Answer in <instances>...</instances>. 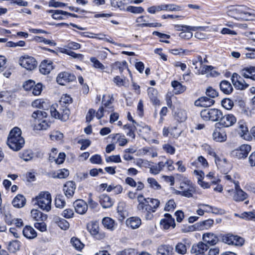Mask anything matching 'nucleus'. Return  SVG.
I'll return each instance as SVG.
<instances>
[{"instance_id": "bb28decb", "label": "nucleus", "mask_w": 255, "mask_h": 255, "mask_svg": "<svg viewBox=\"0 0 255 255\" xmlns=\"http://www.w3.org/2000/svg\"><path fill=\"white\" fill-rule=\"evenodd\" d=\"M203 240L210 245H214L218 242V237L213 233H206L203 234Z\"/></svg>"}, {"instance_id": "58836bf2", "label": "nucleus", "mask_w": 255, "mask_h": 255, "mask_svg": "<svg viewBox=\"0 0 255 255\" xmlns=\"http://www.w3.org/2000/svg\"><path fill=\"white\" fill-rule=\"evenodd\" d=\"M70 242L72 246L78 251H81L84 247V245L80 240L75 237L72 238Z\"/></svg>"}, {"instance_id": "4468645a", "label": "nucleus", "mask_w": 255, "mask_h": 255, "mask_svg": "<svg viewBox=\"0 0 255 255\" xmlns=\"http://www.w3.org/2000/svg\"><path fill=\"white\" fill-rule=\"evenodd\" d=\"M237 122L236 118L232 114H227L224 116L222 115L219 124L225 128L232 126Z\"/></svg>"}, {"instance_id": "680f3d73", "label": "nucleus", "mask_w": 255, "mask_h": 255, "mask_svg": "<svg viewBox=\"0 0 255 255\" xmlns=\"http://www.w3.org/2000/svg\"><path fill=\"white\" fill-rule=\"evenodd\" d=\"M175 250L180 254H184L186 252L187 249L184 244L179 243L176 246Z\"/></svg>"}, {"instance_id": "09e8293b", "label": "nucleus", "mask_w": 255, "mask_h": 255, "mask_svg": "<svg viewBox=\"0 0 255 255\" xmlns=\"http://www.w3.org/2000/svg\"><path fill=\"white\" fill-rule=\"evenodd\" d=\"M55 206L57 208H62L65 205V201L61 195H58L56 197L55 200Z\"/></svg>"}, {"instance_id": "7c9ffc66", "label": "nucleus", "mask_w": 255, "mask_h": 255, "mask_svg": "<svg viewBox=\"0 0 255 255\" xmlns=\"http://www.w3.org/2000/svg\"><path fill=\"white\" fill-rule=\"evenodd\" d=\"M221 90L226 94H230L233 91V88L231 83L226 80L222 81L220 85Z\"/></svg>"}, {"instance_id": "6e6d98bb", "label": "nucleus", "mask_w": 255, "mask_h": 255, "mask_svg": "<svg viewBox=\"0 0 255 255\" xmlns=\"http://www.w3.org/2000/svg\"><path fill=\"white\" fill-rule=\"evenodd\" d=\"M63 53L66 54L67 55H69L75 59H78L81 60H82L84 57L83 55L81 54H77L73 51H69L67 49H65L63 51Z\"/></svg>"}, {"instance_id": "69168bd1", "label": "nucleus", "mask_w": 255, "mask_h": 255, "mask_svg": "<svg viewBox=\"0 0 255 255\" xmlns=\"http://www.w3.org/2000/svg\"><path fill=\"white\" fill-rule=\"evenodd\" d=\"M106 161L107 162H114L116 163H119L121 162V159L119 155H116L107 157L106 158Z\"/></svg>"}, {"instance_id": "5701e85b", "label": "nucleus", "mask_w": 255, "mask_h": 255, "mask_svg": "<svg viewBox=\"0 0 255 255\" xmlns=\"http://www.w3.org/2000/svg\"><path fill=\"white\" fill-rule=\"evenodd\" d=\"M193 173L196 177L199 185L204 189L210 187V185L208 182H206L203 181L204 177V173L202 171L195 170L193 171Z\"/></svg>"}, {"instance_id": "338daca9", "label": "nucleus", "mask_w": 255, "mask_h": 255, "mask_svg": "<svg viewBox=\"0 0 255 255\" xmlns=\"http://www.w3.org/2000/svg\"><path fill=\"white\" fill-rule=\"evenodd\" d=\"M34 227L39 230L40 231L43 232H45L47 230V226L46 224L44 222H37L34 224Z\"/></svg>"}, {"instance_id": "0e129e2a", "label": "nucleus", "mask_w": 255, "mask_h": 255, "mask_svg": "<svg viewBox=\"0 0 255 255\" xmlns=\"http://www.w3.org/2000/svg\"><path fill=\"white\" fill-rule=\"evenodd\" d=\"M42 84L40 83H38L36 85H34L32 88V94L34 95L38 96L40 94L42 90Z\"/></svg>"}, {"instance_id": "1a4fd4ad", "label": "nucleus", "mask_w": 255, "mask_h": 255, "mask_svg": "<svg viewBox=\"0 0 255 255\" xmlns=\"http://www.w3.org/2000/svg\"><path fill=\"white\" fill-rule=\"evenodd\" d=\"M223 242L230 245H235L236 246H242L244 243L243 238L235 236L231 234H228L222 237Z\"/></svg>"}, {"instance_id": "c03bdc74", "label": "nucleus", "mask_w": 255, "mask_h": 255, "mask_svg": "<svg viewBox=\"0 0 255 255\" xmlns=\"http://www.w3.org/2000/svg\"><path fill=\"white\" fill-rule=\"evenodd\" d=\"M50 122L43 119L42 121L39 122L37 126H36V128L38 130H45L47 129V128L50 126Z\"/></svg>"}, {"instance_id": "864d4df0", "label": "nucleus", "mask_w": 255, "mask_h": 255, "mask_svg": "<svg viewBox=\"0 0 255 255\" xmlns=\"http://www.w3.org/2000/svg\"><path fill=\"white\" fill-rule=\"evenodd\" d=\"M176 204L173 199L169 200L165 204L164 210L166 211H173L176 208Z\"/></svg>"}, {"instance_id": "8fccbe9b", "label": "nucleus", "mask_w": 255, "mask_h": 255, "mask_svg": "<svg viewBox=\"0 0 255 255\" xmlns=\"http://www.w3.org/2000/svg\"><path fill=\"white\" fill-rule=\"evenodd\" d=\"M147 182L150 187L155 190H159L161 188L157 181L153 178H148Z\"/></svg>"}, {"instance_id": "4be33fe9", "label": "nucleus", "mask_w": 255, "mask_h": 255, "mask_svg": "<svg viewBox=\"0 0 255 255\" xmlns=\"http://www.w3.org/2000/svg\"><path fill=\"white\" fill-rule=\"evenodd\" d=\"M241 76L255 81V66L247 67L240 71Z\"/></svg>"}, {"instance_id": "f8f14e48", "label": "nucleus", "mask_w": 255, "mask_h": 255, "mask_svg": "<svg viewBox=\"0 0 255 255\" xmlns=\"http://www.w3.org/2000/svg\"><path fill=\"white\" fill-rule=\"evenodd\" d=\"M235 191L233 196V200L236 202H241L248 197V194L245 192L240 187L239 182H234Z\"/></svg>"}, {"instance_id": "3c124183", "label": "nucleus", "mask_w": 255, "mask_h": 255, "mask_svg": "<svg viewBox=\"0 0 255 255\" xmlns=\"http://www.w3.org/2000/svg\"><path fill=\"white\" fill-rule=\"evenodd\" d=\"M222 106L227 110H231L234 106V102L230 99H224L222 101Z\"/></svg>"}, {"instance_id": "6ab92c4d", "label": "nucleus", "mask_w": 255, "mask_h": 255, "mask_svg": "<svg viewBox=\"0 0 255 255\" xmlns=\"http://www.w3.org/2000/svg\"><path fill=\"white\" fill-rule=\"evenodd\" d=\"M165 218L160 221L161 226L165 230L168 229L170 227L174 228L175 223L174 218H172L170 214L166 213L164 215Z\"/></svg>"}, {"instance_id": "2eb2a0df", "label": "nucleus", "mask_w": 255, "mask_h": 255, "mask_svg": "<svg viewBox=\"0 0 255 255\" xmlns=\"http://www.w3.org/2000/svg\"><path fill=\"white\" fill-rule=\"evenodd\" d=\"M75 79V77L74 75L63 72L58 74L56 80L59 84L65 85L67 83L74 81Z\"/></svg>"}, {"instance_id": "9d476101", "label": "nucleus", "mask_w": 255, "mask_h": 255, "mask_svg": "<svg viewBox=\"0 0 255 255\" xmlns=\"http://www.w3.org/2000/svg\"><path fill=\"white\" fill-rule=\"evenodd\" d=\"M87 229L90 234L97 240H102L105 237L104 233L100 232L98 223L96 222L88 224Z\"/></svg>"}, {"instance_id": "ea45409f", "label": "nucleus", "mask_w": 255, "mask_h": 255, "mask_svg": "<svg viewBox=\"0 0 255 255\" xmlns=\"http://www.w3.org/2000/svg\"><path fill=\"white\" fill-rule=\"evenodd\" d=\"M72 99L67 94L63 95L59 101V105L68 108L69 104L72 103Z\"/></svg>"}, {"instance_id": "c9c22d12", "label": "nucleus", "mask_w": 255, "mask_h": 255, "mask_svg": "<svg viewBox=\"0 0 255 255\" xmlns=\"http://www.w3.org/2000/svg\"><path fill=\"white\" fill-rule=\"evenodd\" d=\"M172 251V247L168 245L161 246L158 249V253L162 255H171Z\"/></svg>"}, {"instance_id": "7ed1b4c3", "label": "nucleus", "mask_w": 255, "mask_h": 255, "mask_svg": "<svg viewBox=\"0 0 255 255\" xmlns=\"http://www.w3.org/2000/svg\"><path fill=\"white\" fill-rule=\"evenodd\" d=\"M37 205L43 211L48 212L51 207V196L48 192H42L35 198Z\"/></svg>"}, {"instance_id": "37998d69", "label": "nucleus", "mask_w": 255, "mask_h": 255, "mask_svg": "<svg viewBox=\"0 0 255 255\" xmlns=\"http://www.w3.org/2000/svg\"><path fill=\"white\" fill-rule=\"evenodd\" d=\"M239 132L241 136H243L248 132V128L243 121L238 122Z\"/></svg>"}, {"instance_id": "5fc2aeb1", "label": "nucleus", "mask_w": 255, "mask_h": 255, "mask_svg": "<svg viewBox=\"0 0 255 255\" xmlns=\"http://www.w3.org/2000/svg\"><path fill=\"white\" fill-rule=\"evenodd\" d=\"M46 103L42 99H37L32 102V105L33 107L42 108L45 109Z\"/></svg>"}, {"instance_id": "f3484780", "label": "nucleus", "mask_w": 255, "mask_h": 255, "mask_svg": "<svg viewBox=\"0 0 255 255\" xmlns=\"http://www.w3.org/2000/svg\"><path fill=\"white\" fill-rule=\"evenodd\" d=\"M73 206L75 211L79 214H84L87 211L88 205L86 202L83 200L78 199L73 203Z\"/></svg>"}, {"instance_id": "a211bd4d", "label": "nucleus", "mask_w": 255, "mask_h": 255, "mask_svg": "<svg viewBox=\"0 0 255 255\" xmlns=\"http://www.w3.org/2000/svg\"><path fill=\"white\" fill-rule=\"evenodd\" d=\"M208 249V247L206 244L199 242L198 244L193 246L191 252L194 255H206L205 253Z\"/></svg>"}, {"instance_id": "4c0bfd02", "label": "nucleus", "mask_w": 255, "mask_h": 255, "mask_svg": "<svg viewBox=\"0 0 255 255\" xmlns=\"http://www.w3.org/2000/svg\"><path fill=\"white\" fill-rule=\"evenodd\" d=\"M102 224L107 229L113 231L114 229L115 221L109 217H105L102 220Z\"/></svg>"}, {"instance_id": "a19ab883", "label": "nucleus", "mask_w": 255, "mask_h": 255, "mask_svg": "<svg viewBox=\"0 0 255 255\" xmlns=\"http://www.w3.org/2000/svg\"><path fill=\"white\" fill-rule=\"evenodd\" d=\"M113 138L117 139V142L120 146H124L127 142V139L125 137L124 135H122L119 133H117L113 135Z\"/></svg>"}, {"instance_id": "bf43d9fd", "label": "nucleus", "mask_w": 255, "mask_h": 255, "mask_svg": "<svg viewBox=\"0 0 255 255\" xmlns=\"http://www.w3.org/2000/svg\"><path fill=\"white\" fill-rule=\"evenodd\" d=\"M90 61L93 63V66L95 68L99 69L100 70H104L105 69L104 65L102 64L96 58L91 57Z\"/></svg>"}, {"instance_id": "9b49d317", "label": "nucleus", "mask_w": 255, "mask_h": 255, "mask_svg": "<svg viewBox=\"0 0 255 255\" xmlns=\"http://www.w3.org/2000/svg\"><path fill=\"white\" fill-rule=\"evenodd\" d=\"M251 150L249 144H243L239 148L232 151V155L239 159L246 158Z\"/></svg>"}, {"instance_id": "20e7f679", "label": "nucleus", "mask_w": 255, "mask_h": 255, "mask_svg": "<svg viewBox=\"0 0 255 255\" xmlns=\"http://www.w3.org/2000/svg\"><path fill=\"white\" fill-rule=\"evenodd\" d=\"M180 190H175L174 193L176 195L190 198L193 196V194L195 192V188L192 183L189 180L182 182L179 186Z\"/></svg>"}, {"instance_id": "473e14b6", "label": "nucleus", "mask_w": 255, "mask_h": 255, "mask_svg": "<svg viewBox=\"0 0 255 255\" xmlns=\"http://www.w3.org/2000/svg\"><path fill=\"white\" fill-rule=\"evenodd\" d=\"M50 13H52V17L57 20H60L63 19V16H67L68 12L62 10H50L48 11Z\"/></svg>"}, {"instance_id": "f03ea898", "label": "nucleus", "mask_w": 255, "mask_h": 255, "mask_svg": "<svg viewBox=\"0 0 255 255\" xmlns=\"http://www.w3.org/2000/svg\"><path fill=\"white\" fill-rule=\"evenodd\" d=\"M24 143V139L21 136V129L18 127H14L11 130L7 137L8 146L13 151H18L23 146Z\"/></svg>"}, {"instance_id": "a878e982", "label": "nucleus", "mask_w": 255, "mask_h": 255, "mask_svg": "<svg viewBox=\"0 0 255 255\" xmlns=\"http://www.w3.org/2000/svg\"><path fill=\"white\" fill-rule=\"evenodd\" d=\"M23 236L28 239H33L37 237V233L30 226H26L23 229Z\"/></svg>"}, {"instance_id": "f257e3e1", "label": "nucleus", "mask_w": 255, "mask_h": 255, "mask_svg": "<svg viewBox=\"0 0 255 255\" xmlns=\"http://www.w3.org/2000/svg\"><path fill=\"white\" fill-rule=\"evenodd\" d=\"M138 204L137 208L142 213L146 220H150L153 218V213L155 212L160 205V201L157 199L143 197L142 194L137 197Z\"/></svg>"}, {"instance_id": "603ef678", "label": "nucleus", "mask_w": 255, "mask_h": 255, "mask_svg": "<svg viewBox=\"0 0 255 255\" xmlns=\"http://www.w3.org/2000/svg\"><path fill=\"white\" fill-rule=\"evenodd\" d=\"M69 174V172L67 169H66L65 168L59 170L57 174L54 175L53 177L54 178H65L66 177H68Z\"/></svg>"}, {"instance_id": "0eeeda50", "label": "nucleus", "mask_w": 255, "mask_h": 255, "mask_svg": "<svg viewBox=\"0 0 255 255\" xmlns=\"http://www.w3.org/2000/svg\"><path fill=\"white\" fill-rule=\"evenodd\" d=\"M58 105H53L50 107L51 115L55 119H58L62 121H66L69 119L70 114L69 109H65L62 114L59 113Z\"/></svg>"}, {"instance_id": "79ce46f5", "label": "nucleus", "mask_w": 255, "mask_h": 255, "mask_svg": "<svg viewBox=\"0 0 255 255\" xmlns=\"http://www.w3.org/2000/svg\"><path fill=\"white\" fill-rule=\"evenodd\" d=\"M20 243L17 240L12 241L8 245V249L11 252L14 253L19 250Z\"/></svg>"}, {"instance_id": "4d7b16f0", "label": "nucleus", "mask_w": 255, "mask_h": 255, "mask_svg": "<svg viewBox=\"0 0 255 255\" xmlns=\"http://www.w3.org/2000/svg\"><path fill=\"white\" fill-rule=\"evenodd\" d=\"M106 97L105 95H104L103 97L102 100V104L104 106V109L105 111H108V112H112L113 111V107L111 106L112 102L111 100H108L107 102L105 101V98Z\"/></svg>"}, {"instance_id": "aec40b11", "label": "nucleus", "mask_w": 255, "mask_h": 255, "mask_svg": "<svg viewBox=\"0 0 255 255\" xmlns=\"http://www.w3.org/2000/svg\"><path fill=\"white\" fill-rule=\"evenodd\" d=\"M75 189L76 184L73 181L67 182L63 187L64 194L68 198L73 197Z\"/></svg>"}, {"instance_id": "c85d7f7f", "label": "nucleus", "mask_w": 255, "mask_h": 255, "mask_svg": "<svg viewBox=\"0 0 255 255\" xmlns=\"http://www.w3.org/2000/svg\"><path fill=\"white\" fill-rule=\"evenodd\" d=\"M157 91L153 88L150 87L148 89V95L151 101L154 105H159V100L157 98Z\"/></svg>"}, {"instance_id": "412c9836", "label": "nucleus", "mask_w": 255, "mask_h": 255, "mask_svg": "<svg viewBox=\"0 0 255 255\" xmlns=\"http://www.w3.org/2000/svg\"><path fill=\"white\" fill-rule=\"evenodd\" d=\"M53 68V62L50 60H45L40 64L39 71L41 74L46 75L49 74Z\"/></svg>"}, {"instance_id": "dca6fc26", "label": "nucleus", "mask_w": 255, "mask_h": 255, "mask_svg": "<svg viewBox=\"0 0 255 255\" xmlns=\"http://www.w3.org/2000/svg\"><path fill=\"white\" fill-rule=\"evenodd\" d=\"M212 138L216 142H224L227 140V134L223 129L217 128L212 133Z\"/></svg>"}, {"instance_id": "e2e57ef3", "label": "nucleus", "mask_w": 255, "mask_h": 255, "mask_svg": "<svg viewBox=\"0 0 255 255\" xmlns=\"http://www.w3.org/2000/svg\"><path fill=\"white\" fill-rule=\"evenodd\" d=\"M127 10L134 13H141L144 11V9L142 7H135L132 6H128L127 8Z\"/></svg>"}, {"instance_id": "393cba45", "label": "nucleus", "mask_w": 255, "mask_h": 255, "mask_svg": "<svg viewBox=\"0 0 255 255\" xmlns=\"http://www.w3.org/2000/svg\"><path fill=\"white\" fill-rule=\"evenodd\" d=\"M141 223L140 219L137 217H130L126 220V225L132 229L138 228L141 225Z\"/></svg>"}, {"instance_id": "2f4dec72", "label": "nucleus", "mask_w": 255, "mask_h": 255, "mask_svg": "<svg viewBox=\"0 0 255 255\" xmlns=\"http://www.w3.org/2000/svg\"><path fill=\"white\" fill-rule=\"evenodd\" d=\"M12 203L15 207L21 208L25 204V199L23 196L18 195L13 199Z\"/></svg>"}, {"instance_id": "774afa93", "label": "nucleus", "mask_w": 255, "mask_h": 255, "mask_svg": "<svg viewBox=\"0 0 255 255\" xmlns=\"http://www.w3.org/2000/svg\"><path fill=\"white\" fill-rule=\"evenodd\" d=\"M182 131L176 127L172 128L170 130V134L174 137H178L181 134Z\"/></svg>"}, {"instance_id": "b1692460", "label": "nucleus", "mask_w": 255, "mask_h": 255, "mask_svg": "<svg viewBox=\"0 0 255 255\" xmlns=\"http://www.w3.org/2000/svg\"><path fill=\"white\" fill-rule=\"evenodd\" d=\"M147 17L144 16H141L138 17L136 22L137 23H141L138 24V26L140 27H160L161 24L159 23H146L148 22V20L145 18Z\"/></svg>"}, {"instance_id": "c756f323", "label": "nucleus", "mask_w": 255, "mask_h": 255, "mask_svg": "<svg viewBox=\"0 0 255 255\" xmlns=\"http://www.w3.org/2000/svg\"><path fill=\"white\" fill-rule=\"evenodd\" d=\"M53 221L61 229L66 230L69 227V223L65 219H62L58 216H54Z\"/></svg>"}, {"instance_id": "f704fd0d", "label": "nucleus", "mask_w": 255, "mask_h": 255, "mask_svg": "<svg viewBox=\"0 0 255 255\" xmlns=\"http://www.w3.org/2000/svg\"><path fill=\"white\" fill-rule=\"evenodd\" d=\"M171 85L174 88V93L179 94L186 90V87L182 85L177 81H174L171 82Z\"/></svg>"}, {"instance_id": "6e6552de", "label": "nucleus", "mask_w": 255, "mask_h": 255, "mask_svg": "<svg viewBox=\"0 0 255 255\" xmlns=\"http://www.w3.org/2000/svg\"><path fill=\"white\" fill-rule=\"evenodd\" d=\"M19 63L20 66L28 70H32L36 68L37 63L33 57L24 56L20 57Z\"/></svg>"}, {"instance_id": "ddd939ff", "label": "nucleus", "mask_w": 255, "mask_h": 255, "mask_svg": "<svg viewBox=\"0 0 255 255\" xmlns=\"http://www.w3.org/2000/svg\"><path fill=\"white\" fill-rule=\"evenodd\" d=\"M232 81L235 87L239 90H244L249 86L242 77L236 73L232 76Z\"/></svg>"}, {"instance_id": "72a5a7b5", "label": "nucleus", "mask_w": 255, "mask_h": 255, "mask_svg": "<svg viewBox=\"0 0 255 255\" xmlns=\"http://www.w3.org/2000/svg\"><path fill=\"white\" fill-rule=\"evenodd\" d=\"M174 27L177 31H196L198 29H203L201 26H191L184 25H176Z\"/></svg>"}, {"instance_id": "39448f33", "label": "nucleus", "mask_w": 255, "mask_h": 255, "mask_svg": "<svg viewBox=\"0 0 255 255\" xmlns=\"http://www.w3.org/2000/svg\"><path fill=\"white\" fill-rule=\"evenodd\" d=\"M222 112L217 109H206L201 111L200 115L204 121L220 122L222 116Z\"/></svg>"}, {"instance_id": "a18cd8bd", "label": "nucleus", "mask_w": 255, "mask_h": 255, "mask_svg": "<svg viewBox=\"0 0 255 255\" xmlns=\"http://www.w3.org/2000/svg\"><path fill=\"white\" fill-rule=\"evenodd\" d=\"M175 118L179 122L185 121L187 118V114L185 111L179 110L176 114Z\"/></svg>"}, {"instance_id": "cd10ccee", "label": "nucleus", "mask_w": 255, "mask_h": 255, "mask_svg": "<svg viewBox=\"0 0 255 255\" xmlns=\"http://www.w3.org/2000/svg\"><path fill=\"white\" fill-rule=\"evenodd\" d=\"M101 204L104 208H108L111 207L113 205V201L108 195L103 194L100 197Z\"/></svg>"}, {"instance_id": "49530a36", "label": "nucleus", "mask_w": 255, "mask_h": 255, "mask_svg": "<svg viewBox=\"0 0 255 255\" xmlns=\"http://www.w3.org/2000/svg\"><path fill=\"white\" fill-rule=\"evenodd\" d=\"M193 50L190 51V52H193ZM170 52L171 53L176 55H188L190 51L187 50H184L182 48L179 49H173L170 50Z\"/></svg>"}, {"instance_id": "e433bc0d", "label": "nucleus", "mask_w": 255, "mask_h": 255, "mask_svg": "<svg viewBox=\"0 0 255 255\" xmlns=\"http://www.w3.org/2000/svg\"><path fill=\"white\" fill-rule=\"evenodd\" d=\"M47 113L44 111L37 110L34 112L32 114V117L35 120H37L38 122L42 121L43 119H45L47 117Z\"/></svg>"}, {"instance_id": "052dcab7", "label": "nucleus", "mask_w": 255, "mask_h": 255, "mask_svg": "<svg viewBox=\"0 0 255 255\" xmlns=\"http://www.w3.org/2000/svg\"><path fill=\"white\" fill-rule=\"evenodd\" d=\"M206 94L211 99L214 98L218 95V92L212 87H209L207 89Z\"/></svg>"}, {"instance_id": "423d86ee", "label": "nucleus", "mask_w": 255, "mask_h": 255, "mask_svg": "<svg viewBox=\"0 0 255 255\" xmlns=\"http://www.w3.org/2000/svg\"><path fill=\"white\" fill-rule=\"evenodd\" d=\"M250 8L244 5H238L236 6H232L227 11L229 16L236 17V15H240L242 18L246 20H248L249 16L251 15V13L249 11Z\"/></svg>"}, {"instance_id": "de8ad7c7", "label": "nucleus", "mask_w": 255, "mask_h": 255, "mask_svg": "<svg viewBox=\"0 0 255 255\" xmlns=\"http://www.w3.org/2000/svg\"><path fill=\"white\" fill-rule=\"evenodd\" d=\"M214 224V221L212 219H208L200 223V230L208 229L211 228Z\"/></svg>"}, {"instance_id": "13d9d810", "label": "nucleus", "mask_w": 255, "mask_h": 255, "mask_svg": "<svg viewBox=\"0 0 255 255\" xmlns=\"http://www.w3.org/2000/svg\"><path fill=\"white\" fill-rule=\"evenodd\" d=\"M42 213L38 210L33 209L31 211V216L35 221H42Z\"/></svg>"}]
</instances>
